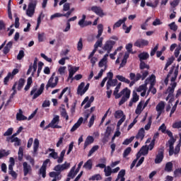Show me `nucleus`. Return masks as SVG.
<instances>
[{"label":"nucleus","mask_w":181,"mask_h":181,"mask_svg":"<svg viewBox=\"0 0 181 181\" xmlns=\"http://www.w3.org/2000/svg\"><path fill=\"white\" fill-rule=\"evenodd\" d=\"M70 168V163L66 161L64 164H58L54 167L52 172L49 173V177H53L52 181L62 180L63 175L62 172L64 170H67Z\"/></svg>","instance_id":"nucleus-1"},{"label":"nucleus","mask_w":181,"mask_h":181,"mask_svg":"<svg viewBox=\"0 0 181 181\" xmlns=\"http://www.w3.org/2000/svg\"><path fill=\"white\" fill-rule=\"evenodd\" d=\"M45 91V83L40 85V88L37 90V85H35L33 87L30 95H33V100H36L38 97H40Z\"/></svg>","instance_id":"nucleus-2"},{"label":"nucleus","mask_w":181,"mask_h":181,"mask_svg":"<svg viewBox=\"0 0 181 181\" xmlns=\"http://www.w3.org/2000/svg\"><path fill=\"white\" fill-rule=\"evenodd\" d=\"M37 5V0H30V2L26 10V15L29 18H32L35 15V11Z\"/></svg>","instance_id":"nucleus-3"},{"label":"nucleus","mask_w":181,"mask_h":181,"mask_svg":"<svg viewBox=\"0 0 181 181\" xmlns=\"http://www.w3.org/2000/svg\"><path fill=\"white\" fill-rule=\"evenodd\" d=\"M59 83V76L54 77V74L52 75L50 78L49 79L45 88L46 90H49V88H54L57 87V84Z\"/></svg>","instance_id":"nucleus-4"},{"label":"nucleus","mask_w":181,"mask_h":181,"mask_svg":"<svg viewBox=\"0 0 181 181\" xmlns=\"http://www.w3.org/2000/svg\"><path fill=\"white\" fill-rule=\"evenodd\" d=\"M170 137V139L168 141L170 148V155H172L173 153V145H175V142H176V139L173 137V133L170 132V130H166L165 133Z\"/></svg>","instance_id":"nucleus-5"},{"label":"nucleus","mask_w":181,"mask_h":181,"mask_svg":"<svg viewBox=\"0 0 181 181\" xmlns=\"http://www.w3.org/2000/svg\"><path fill=\"white\" fill-rule=\"evenodd\" d=\"M86 86V83L82 82L78 85V89H77V94L78 95H84L87 91H88V88H90V83H87Z\"/></svg>","instance_id":"nucleus-6"},{"label":"nucleus","mask_w":181,"mask_h":181,"mask_svg":"<svg viewBox=\"0 0 181 181\" xmlns=\"http://www.w3.org/2000/svg\"><path fill=\"white\" fill-rule=\"evenodd\" d=\"M163 158H165V148L163 147L160 148L158 151V153L156 156L155 163H161L163 160Z\"/></svg>","instance_id":"nucleus-7"},{"label":"nucleus","mask_w":181,"mask_h":181,"mask_svg":"<svg viewBox=\"0 0 181 181\" xmlns=\"http://www.w3.org/2000/svg\"><path fill=\"white\" fill-rule=\"evenodd\" d=\"M115 45V41L114 40H107L105 42L104 46L102 47L103 50L107 52V53H111L112 48Z\"/></svg>","instance_id":"nucleus-8"},{"label":"nucleus","mask_w":181,"mask_h":181,"mask_svg":"<svg viewBox=\"0 0 181 181\" xmlns=\"http://www.w3.org/2000/svg\"><path fill=\"white\" fill-rule=\"evenodd\" d=\"M88 11H91L92 12H93L94 13H95L96 15H98V16H100V18H103V16H104V15H105L104 13V11L101 8V6H93L91 8H89L88 9Z\"/></svg>","instance_id":"nucleus-9"},{"label":"nucleus","mask_w":181,"mask_h":181,"mask_svg":"<svg viewBox=\"0 0 181 181\" xmlns=\"http://www.w3.org/2000/svg\"><path fill=\"white\" fill-rule=\"evenodd\" d=\"M180 135V139L178 141V144L175 146V148L173 146V153L170 154V148H169L168 155L169 156H173V155H179L180 152V146H181V134Z\"/></svg>","instance_id":"nucleus-10"},{"label":"nucleus","mask_w":181,"mask_h":181,"mask_svg":"<svg viewBox=\"0 0 181 181\" xmlns=\"http://www.w3.org/2000/svg\"><path fill=\"white\" fill-rule=\"evenodd\" d=\"M23 172L24 176H28V175H32V166L29 165L28 162L23 163Z\"/></svg>","instance_id":"nucleus-11"},{"label":"nucleus","mask_w":181,"mask_h":181,"mask_svg":"<svg viewBox=\"0 0 181 181\" xmlns=\"http://www.w3.org/2000/svg\"><path fill=\"white\" fill-rule=\"evenodd\" d=\"M149 45V41L144 39H139L134 42V46L136 47H145V46H148Z\"/></svg>","instance_id":"nucleus-12"},{"label":"nucleus","mask_w":181,"mask_h":181,"mask_svg":"<svg viewBox=\"0 0 181 181\" xmlns=\"http://www.w3.org/2000/svg\"><path fill=\"white\" fill-rule=\"evenodd\" d=\"M142 75H141V74ZM141 74L137 73L136 74L135 81H139V79L141 78L142 81L146 78L148 77V75L149 74V71H141Z\"/></svg>","instance_id":"nucleus-13"},{"label":"nucleus","mask_w":181,"mask_h":181,"mask_svg":"<svg viewBox=\"0 0 181 181\" xmlns=\"http://www.w3.org/2000/svg\"><path fill=\"white\" fill-rule=\"evenodd\" d=\"M86 15L82 16V18L78 21V24L81 28H86V26H90L93 23L91 21H86Z\"/></svg>","instance_id":"nucleus-14"},{"label":"nucleus","mask_w":181,"mask_h":181,"mask_svg":"<svg viewBox=\"0 0 181 181\" xmlns=\"http://www.w3.org/2000/svg\"><path fill=\"white\" fill-rule=\"evenodd\" d=\"M129 97H131V90H127L126 93L122 97L120 101L119 102V105H122L126 103V101H128Z\"/></svg>","instance_id":"nucleus-15"},{"label":"nucleus","mask_w":181,"mask_h":181,"mask_svg":"<svg viewBox=\"0 0 181 181\" xmlns=\"http://www.w3.org/2000/svg\"><path fill=\"white\" fill-rule=\"evenodd\" d=\"M59 122H60V117L59 115H56L52 119L50 124H51V125H52V127H54V129H59V128H62V127H60L56 124H59Z\"/></svg>","instance_id":"nucleus-16"},{"label":"nucleus","mask_w":181,"mask_h":181,"mask_svg":"<svg viewBox=\"0 0 181 181\" xmlns=\"http://www.w3.org/2000/svg\"><path fill=\"white\" fill-rule=\"evenodd\" d=\"M134 138H136V139H140V141H144V139L145 138V129L141 127Z\"/></svg>","instance_id":"nucleus-17"},{"label":"nucleus","mask_w":181,"mask_h":181,"mask_svg":"<svg viewBox=\"0 0 181 181\" xmlns=\"http://www.w3.org/2000/svg\"><path fill=\"white\" fill-rule=\"evenodd\" d=\"M28 119V117L25 115H23V111L22 109L18 110V112L16 114V120L17 121H26Z\"/></svg>","instance_id":"nucleus-18"},{"label":"nucleus","mask_w":181,"mask_h":181,"mask_svg":"<svg viewBox=\"0 0 181 181\" xmlns=\"http://www.w3.org/2000/svg\"><path fill=\"white\" fill-rule=\"evenodd\" d=\"M165 109V103L163 101L160 102L156 107V111L158 112V115L157 118H159L160 114H162V111Z\"/></svg>","instance_id":"nucleus-19"},{"label":"nucleus","mask_w":181,"mask_h":181,"mask_svg":"<svg viewBox=\"0 0 181 181\" xmlns=\"http://www.w3.org/2000/svg\"><path fill=\"white\" fill-rule=\"evenodd\" d=\"M118 84V80L117 79H110L107 81V84H106V89L110 90L111 87H115Z\"/></svg>","instance_id":"nucleus-20"},{"label":"nucleus","mask_w":181,"mask_h":181,"mask_svg":"<svg viewBox=\"0 0 181 181\" xmlns=\"http://www.w3.org/2000/svg\"><path fill=\"white\" fill-rule=\"evenodd\" d=\"M130 90L128 89V88H124L122 90H121L119 93H115V92H113V95H115V98L116 100H118V98H121L124 94L125 95L127 92L129 91Z\"/></svg>","instance_id":"nucleus-21"},{"label":"nucleus","mask_w":181,"mask_h":181,"mask_svg":"<svg viewBox=\"0 0 181 181\" xmlns=\"http://www.w3.org/2000/svg\"><path fill=\"white\" fill-rule=\"evenodd\" d=\"M83 121H84V119L83 117H80L77 122L75 123L71 129V132H74V131H76V129L81 125V124H83Z\"/></svg>","instance_id":"nucleus-22"},{"label":"nucleus","mask_w":181,"mask_h":181,"mask_svg":"<svg viewBox=\"0 0 181 181\" xmlns=\"http://www.w3.org/2000/svg\"><path fill=\"white\" fill-rule=\"evenodd\" d=\"M13 45V42H12V41H9L6 45V46L4 47V48L3 49L4 54H8V53H9V52H11V49H12Z\"/></svg>","instance_id":"nucleus-23"},{"label":"nucleus","mask_w":181,"mask_h":181,"mask_svg":"<svg viewBox=\"0 0 181 181\" xmlns=\"http://www.w3.org/2000/svg\"><path fill=\"white\" fill-rule=\"evenodd\" d=\"M80 67L78 66H71L69 70V78H73V76H74V74H76V73L78 71Z\"/></svg>","instance_id":"nucleus-24"},{"label":"nucleus","mask_w":181,"mask_h":181,"mask_svg":"<svg viewBox=\"0 0 181 181\" xmlns=\"http://www.w3.org/2000/svg\"><path fill=\"white\" fill-rule=\"evenodd\" d=\"M177 83L174 82L172 84V87L169 86L167 89V93H168V97H173V93H175V88H176Z\"/></svg>","instance_id":"nucleus-25"},{"label":"nucleus","mask_w":181,"mask_h":181,"mask_svg":"<svg viewBox=\"0 0 181 181\" xmlns=\"http://www.w3.org/2000/svg\"><path fill=\"white\" fill-rule=\"evenodd\" d=\"M94 142V137L88 136L84 143L83 149H86L88 145H91Z\"/></svg>","instance_id":"nucleus-26"},{"label":"nucleus","mask_w":181,"mask_h":181,"mask_svg":"<svg viewBox=\"0 0 181 181\" xmlns=\"http://www.w3.org/2000/svg\"><path fill=\"white\" fill-rule=\"evenodd\" d=\"M139 69H140V70H141V71H148V70H149V69H151V67L149 66L148 64L145 63V62L141 61V62H140Z\"/></svg>","instance_id":"nucleus-27"},{"label":"nucleus","mask_w":181,"mask_h":181,"mask_svg":"<svg viewBox=\"0 0 181 181\" xmlns=\"http://www.w3.org/2000/svg\"><path fill=\"white\" fill-rule=\"evenodd\" d=\"M140 62L148 60L149 59V54L148 52H141L138 55Z\"/></svg>","instance_id":"nucleus-28"},{"label":"nucleus","mask_w":181,"mask_h":181,"mask_svg":"<svg viewBox=\"0 0 181 181\" xmlns=\"http://www.w3.org/2000/svg\"><path fill=\"white\" fill-rule=\"evenodd\" d=\"M83 168H84V169H88V170H91V169H93V160L92 159L88 160L84 163Z\"/></svg>","instance_id":"nucleus-29"},{"label":"nucleus","mask_w":181,"mask_h":181,"mask_svg":"<svg viewBox=\"0 0 181 181\" xmlns=\"http://www.w3.org/2000/svg\"><path fill=\"white\" fill-rule=\"evenodd\" d=\"M103 32H104V25H103V24L98 25V35H96V39L101 37Z\"/></svg>","instance_id":"nucleus-30"},{"label":"nucleus","mask_w":181,"mask_h":181,"mask_svg":"<svg viewBox=\"0 0 181 181\" xmlns=\"http://www.w3.org/2000/svg\"><path fill=\"white\" fill-rule=\"evenodd\" d=\"M164 170L165 172H168V173H170V172H172L173 170V163L172 162H168L165 164Z\"/></svg>","instance_id":"nucleus-31"},{"label":"nucleus","mask_w":181,"mask_h":181,"mask_svg":"<svg viewBox=\"0 0 181 181\" xmlns=\"http://www.w3.org/2000/svg\"><path fill=\"white\" fill-rule=\"evenodd\" d=\"M127 22V18L124 17L122 19H119L117 22H116L113 25V29L117 28H119L122 23H125Z\"/></svg>","instance_id":"nucleus-32"},{"label":"nucleus","mask_w":181,"mask_h":181,"mask_svg":"<svg viewBox=\"0 0 181 181\" xmlns=\"http://www.w3.org/2000/svg\"><path fill=\"white\" fill-rule=\"evenodd\" d=\"M98 40L94 45V48L98 50V47H103V41L104 40L103 37L97 38Z\"/></svg>","instance_id":"nucleus-33"},{"label":"nucleus","mask_w":181,"mask_h":181,"mask_svg":"<svg viewBox=\"0 0 181 181\" xmlns=\"http://www.w3.org/2000/svg\"><path fill=\"white\" fill-rule=\"evenodd\" d=\"M74 170H76V165L71 168L70 171L69 172L67 177H71V179H74L76 177V174L75 173Z\"/></svg>","instance_id":"nucleus-34"},{"label":"nucleus","mask_w":181,"mask_h":181,"mask_svg":"<svg viewBox=\"0 0 181 181\" xmlns=\"http://www.w3.org/2000/svg\"><path fill=\"white\" fill-rule=\"evenodd\" d=\"M23 86H25V78H21L18 80V82L17 90H18V91H21V90H22V88H23Z\"/></svg>","instance_id":"nucleus-35"},{"label":"nucleus","mask_w":181,"mask_h":181,"mask_svg":"<svg viewBox=\"0 0 181 181\" xmlns=\"http://www.w3.org/2000/svg\"><path fill=\"white\" fill-rule=\"evenodd\" d=\"M64 155H66V150H62L59 157L57 159V163H63V160H64Z\"/></svg>","instance_id":"nucleus-36"},{"label":"nucleus","mask_w":181,"mask_h":181,"mask_svg":"<svg viewBox=\"0 0 181 181\" xmlns=\"http://www.w3.org/2000/svg\"><path fill=\"white\" fill-rule=\"evenodd\" d=\"M13 78V76H12V73L8 72L7 76L4 78V86H8V83H9V80H12Z\"/></svg>","instance_id":"nucleus-37"},{"label":"nucleus","mask_w":181,"mask_h":181,"mask_svg":"<svg viewBox=\"0 0 181 181\" xmlns=\"http://www.w3.org/2000/svg\"><path fill=\"white\" fill-rule=\"evenodd\" d=\"M13 166H15V158H10V164L8 165V172H13Z\"/></svg>","instance_id":"nucleus-38"},{"label":"nucleus","mask_w":181,"mask_h":181,"mask_svg":"<svg viewBox=\"0 0 181 181\" xmlns=\"http://www.w3.org/2000/svg\"><path fill=\"white\" fill-rule=\"evenodd\" d=\"M140 152L144 156L148 155L149 152V147H148L147 146H143L140 149Z\"/></svg>","instance_id":"nucleus-39"},{"label":"nucleus","mask_w":181,"mask_h":181,"mask_svg":"<svg viewBox=\"0 0 181 181\" xmlns=\"http://www.w3.org/2000/svg\"><path fill=\"white\" fill-rule=\"evenodd\" d=\"M124 112L121 110H117L115 112V118H116V119H119V118H122V117H124Z\"/></svg>","instance_id":"nucleus-40"},{"label":"nucleus","mask_w":181,"mask_h":181,"mask_svg":"<svg viewBox=\"0 0 181 181\" xmlns=\"http://www.w3.org/2000/svg\"><path fill=\"white\" fill-rule=\"evenodd\" d=\"M104 172H105V175L108 177V176H110V175H112V169L111 168V167L110 165H107L106 168H105L104 169Z\"/></svg>","instance_id":"nucleus-41"},{"label":"nucleus","mask_w":181,"mask_h":181,"mask_svg":"<svg viewBox=\"0 0 181 181\" xmlns=\"http://www.w3.org/2000/svg\"><path fill=\"white\" fill-rule=\"evenodd\" d=\"M39 139H35L34 143H33V151L34 153H36L37 152V149H39Z\"/></svg>","instance_id":"nucleus-42"},{"label":"nucleus","mask_w":181,"mask_h":181,"mask_svg":"<svg viewBox=\"0 0 181 181\" xmlns=\"http://www.w3.org/2000/svg\"><path fill=\"white\" fill-rule=\"evenodd\" d=\"M61 116L63 118H65L66 121H69V115H67V111H66V108L63 107L62 109Z\"/></svg>","instance_id":"nucleus-43"},{"label":"nucleus","mask_w":181,"mask_h":181,"mask_svg":"<svg viewBox=\"0 0 181 181\" xmlns=\"http://www.w3.org/2000/svg\"><path fill=\"white\" fill-rule=\"evenodd\" d=\"M10 152L9 151L5 150V149H1L0 150V159H2V158H4V156H8L9 155Z\"/></svg>","instance_id":"nucleus-44"},{"label":"nucleus","mask_w":181,"mask_h":181,"mask_svg":"<svg viewBox=\"0 0 181 181\" xmlns=\"http://www.w3.org/2000/svg\"><path fill=\"white\" fill-rule=\"evenodd\" d=\"M117 176L120 178V181H125V170H121Z\"/></svg>","instance_id":"nucleus-45"},{"label":"nucleus","mask_w":181,"mask_h":181,"mask_svg":"<svg viewBox=\"0 0 181 181\" xmlns=\"http://www.w3.org/2000/svg\"><path fill=\"white\" fill-rule=\"evenodd\" d=\"M134 139H135V136H132L129 139H126L123 141L122 145H129V144L132 143V141H134Z\"/></svg>","instance_id":"nucleus-46"},{"label":"nucleus","mask_w":181,"mask_h":181,"mask_svg":"<svg viewBox=\"0 0 181 181\" xmlns=\"http://www.w3.org/2000/svg\"><path fill=\"white\" fill-rule=\"evenodd\" d=\"M126 119L127 116L125 115H123V117L119 119L117 124V129H119V127H121V125H122V123L125 121Z\"/></svg>","instance_id":"nucleus-47"},{"label":"nucleus","mask_w":181,"mask_h":181,"mask_svg":"<svg viewBox=\"0 0 181 181\" xmlns=\"http://www.w3.org/2000/svg\"><path fill=\"white\" fill-rule=\"evenodd\" d=\"M151 125H152V116L148 117V124L145 125L144 129L146 131H149V129H151Z\"/></svg>","instance_id":"nucleus-48"},{"label":"nucleus","mask_w":181,"mask_h":181,"mask_svg":"<svg viewBox=\"0 0 181 181\" xmlns=\"http://www.w3.org/2000/svg\"><path fill=\"white\" fill-rule=\"evenodd\" d=\"M11 142L14 143L15 146H21V139H19L18 137H16L14 139H11Z\"/></svg>","instance_id":"nucleus-49"},{"label":"nucleus","mask_w":181,"mask_h":181,"mask_svg":"<svg viewBox=\"0 0 181 181\" xmlns=\"http://www.w3.org/2000/svg\"><path fill=\"white\" fill-rule=\"evenodd\" d=\"M77 50L78 52H81L83 50V38H80L77 43Z\"/></svg>","instance_id":"nucleus-50"},{"label":"nucleus","mask_w":181,"mask_h":181,"mask_svg":"<svg viewBox=\"0 0 181 181\" xmlns=\"http://www.w3.org/2000/svg\"><path fill=\"white\" fill-rule=\"evenodd\" d=\"M159 4V0H155L154 4H152L151 2H147L146 6H151V8H156L158 5Z\"/></svg>","instance_id":"nucleus-51"},{"label":"nucleus","mask_w":181,"mask_h":181,"mask_svg":"<svg viewBox=\"0 0 181 181\" xmlns=\"http://www.w3.org/2000/svg\"><path fill=\"white\" fill-rule=\"evenodd\" d=\"M168 26L171 30H173V32H176V30H177V25L175 22L170 23Z\"/></svg>","instance_id":"nucleus-52"},{"label":"nucleus","mask_w":181,"mask_h":181,"mask_svg":"<svg viewBox=\"0 0 181 181\" xmlns=\"http://www.w3.org/2000/svg\"><path fill=\"white\" fill-rule=\"evenodd\" d=\"M132 100L134 101V103H136L139 100V95H138V93H136V91H133V97L132 98Z\"/></svg>","instance_id":"nucleus-53"},{"label":"nucleus","mask_w":181,"mask_h":181,"mask_svg":"<svg viewBox=\"0 0 181 181\" xmlns=\"http://www.w3.org/2000/svg\"><path fill=\"white\" fill-rule=\"evenodd\" d=\"M101 179H103L101 175L95 174L93 175L90 178H89V180H101Z\"/></svg>","instance_id":"nucleus-54"},{"label":"nucleus","mask_w":181,"mask_h":181,"mask_svg":"<svg viewBox=\"0 0 181 181\" xmlns=\"http://www.w3.org/2000/svg\"><path fill=\"white\" fill-rule=\"evenodd\" d=\"M132 151V148H131V147H127L123 153V158H127V156H128V155H129L131 153V151Z\"/></svg>","instance_id":"nucleus-55"},{"label":"nucleus","mask_w":181,"mask_h":181,"mask_svg":"<svg viewBox=\"0 0 181 181\" xmlns=\"http://www.w3.org/2000/svg\"><path fill=\"white\" fill-rule=\"evenodd\" d=\"M158 49H159V44H157L154 48L151 49V51L150 52V56H155V54L156 52H158Z\"/></svg>","instance_id":"nucleus-56"},{"label":"nucleus","mask_w":181,"mask_h":181,"mask_svg":"<svg viewBox=\"0 0 181 181\" xmlns=\"http://www.w3.org/2000/svg\"><path fill=\"white\" fill-rule=\"evenodd\" d=\"M98 146H94L92 147V148L89 151V153L88 154V156H91V155H93V153H94V152H95V151H98Z\"/></svg>","instance_id":"nucleus-57"},{"label":"nucleus","mask_w":181,"mask_h":181,"mask_svg":"<svg viewBox=\"0 0 181 181\" xmlns=\"http://www.w3.org/2000/svg\"><path fill=\"white\" fill-rule=\"evenodd\" d=\"M177 104H179V100H177L174 106L172 107L170 117H172V115L175 114V111H176V108H177Z\"/></svg>","instance_id":"nucleus-58"},{"label":"nucleus","mask_w":181,"mask_h":181,"mask_svg":"<svg viewBox=\"0 0 181 181\" xmlns=\"http://www.w3.org/2000/svg\"><path fill=\"white\" fill-rule=\"evenodd\" d=\"M46 169H47V168H43V167H41V168H40V170H39V174H40V175H42V177L43 178L46 177Z\"/></svg>","instance_id":"nucleus-59"},{"label":"nucleus","mask_w":181,"mask_h":181,"mask_svg":"<svg viewBox=\"0 0 181 181\" xmlns=\"http://www.w3.org/2000/svg\"><path fill=\"white\" fill-rule=\"evenodd\" d=\"M22 159H23V148L22 147H19L18 160H22Z\"/></svg>","instance_id":"nucleus-60"},{"label":"nucleus","mask_w":181,"mask_h":181,"mask_svg":"<svg viewBox=\"0 0 181 181\" xmlns=\"http://www.w3.org/2000/svg\"><path fill=\"white\" fill-rule=\"evenodd\" d=\"M62 17H63V13H55L54 14H53L50 16V20L53 21V19H54V18H62Z\"/></svg>","instance_id":"nucleus-61"},{"label":"nucleus","mask_w":181,"mask_h":181,"mask_svg":"<svg viewBox=\"0 0 181 181\" xmlns=\"http://www.w3.org/2000/svg\"><path fill=\"white\" fill-rule=\"evenodd\" d=\"M63 12H67V11H70V3H65L63 6Z\"/></svg>","instance_id":"nucleus-62"},{"label":"nucleus","mask_w":181,"mask_h":181,"mask_svg":"<svg viewBox=\"0 0 181 181\" xmlns=\"http://www.w3.org/2000/svg\"><path fill=\"white\" fill-rule=\"evenodd\" d=\"M181 175V168H177L174 171V176L175 177H179Z\"/></svg>","instance_id":"nucleus-63"},{"label":"nucleus","mask_w":181,"mask_h":181,"mask_svg":"<svg viewBox=\"0 0 181 181\" xmlns=\"http://www.w3.org/2000/svg\"><path fill=\"white\" fill-rule=\"evenodd\" d=\"M173 128H175L177 129H179V128H181V121L173 123Z\"/></svg>","instance_id":"nucleus-64"}]
</instances>
